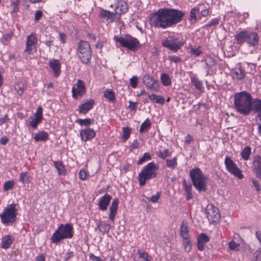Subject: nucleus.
I'll use <instances>...</instances> for the list:
<instances>
[{
	"mask_svg": "<svg viewBox=\"0 0 261 261\" xmlns=\"http://www.w3.org/2000/svg\"><path fill=\"white\" fill-rule=\"evenodd\" d=\"M185 13L171 8L160 9L151 16L150 23L156 28L166 29L180 22Z\"/></svg>",
	"mask_w": 261,
	"mask_h": 261,
	"instance_id": "1",
	"label": "nucleus"
},
{
	"mask_svg": "<svg viewBox=\"0 0 261 261\" xmlns=\"http://www.w3.org/2000/svg\"><path fill=\"white\" fill-rule=\"evenodd\" d=\"M254 99L246 91L237 93L234 95V109L239 114L248 116L254 109Z\"/></svg>",
	"mask_w": 261,
	"mask_h": 261,
	"instance_id": "2",
	"label": "nucleus"
},
{
	"mask_svg": "<svg viewBox=\"0 0 261 261\" xmlns=\"http://www.w3.org/2000/svg\"><path fill=\"white\" fill-rule=\"evenodd\" d=\"M74 235V230L71 223L61 224L51 236V243L58 244L65 239H71Z\"/></svg>",
	"mask_w": 261,
	"mask_h": 261,
	"instance_id": "3",
	"label": "nucleus"
},
{
	"mask_svg": "<svg viewBox=\"0 0 261 261\" xmlns=\"http://www.w3.org/2000/svg\"><path fill=\"white\" fill-rule=\"evenodd\" d=\"M190 177L195 189L199 192H205L206 191L208 178L198 168H194L190 171Z\"/></svg>",
	"mask_w": 261,
	"mask_h": 261,
	"instance_id": "4",
	"label": "nucleus"
},
{
	"mask_svg": "<svg viewBox=\"0 0 261 261\" xmlns=\"http://www.w3.org/2000/svg\"><path fill=\"white\" fill-rule=\"evenodd\" d=\"M159 167L154 162H150L145 165L138 174L140 187L146 184L147 180L156 177Z\"/></svg>",
	"mask_w": 261,
	"mask_h": 261,
	"instance_id": "5",
	"label": "nucleus"
},
{
	"mask_svg": "<svg viewBox=\"0 0 261 261\" xmlns=\"http://www.w3.org/2000/svg\"><path fill=\"white\" fill-rule=\"evenodd\" d=\"M114 39L116 42L119 43L121 46L133 52L138 50L141 46L139 40L129 34L115 35Z\"/></svg>",
	"mask_w": 261,
	"mask_h": 261,
	"instance_id": "6",
	"label": "nucleus"
},
{
	"mask_svg": "<svg viewBox=\"0 0 261 261\" xmlns=\"http://www.w3.org/2000/svg\"><path fill=\"white\" fill-rule=\"evenodd\" d=\"M76 55L82 63L87 64L90 62L92 57V50L88 42L84 40L79 42Z\"/></svg>",
	"mask_w": 261,
	"mask_h": 261,
	"instance_id": "7",
	"label": "nucleus"
},
{
	"mask_svg": "<svg viewBox=\"0 0 261 261\" xmlns=\"http://www.w3.org/2000/svg\"><path fill=\"white\" fill-rule=\"evenodd\" d=\"M185 43L182 39L175 36H169L162 41V44L164 47L174 52H177L180 50Z\"/></svg>",
	"mask_w": 261,
	"mask_h": 261,
	"instance_id": "8",
	"label": "nucleus"
},
{
	"mask_svg": "<svg viewBox=\"0 0 261 261\" xmlns=\"http://www.w3.org/2000/svg\"><path fill=\"white\" fill-rule=\"evenodd\" d=\"M16 204H9L4 210L3 214H0L2 222L9 225L14 222L16 218Z\"/></svg>",
	"mask_w": 261,
	"mask_h": 261,
	"instance_id": "9",
	"label": "nucleus"
},
{
	"mask_svg": "<svg viewBox=\"0 0 261 261\" xmlns=\"http://www.w3.org/2000/svg\"><path fill=\"white\" fill-rule=\"evenodd\" d=\"M224 164L226 170L230 174L238 177L239 179H242L244 177V175L242 174V171L239 169L236 164L229 156H226L224 161Z\"/></svg>",
	"mask_w": 261,
	"mask_h": 261,
	"instance_id": "10",
	"label": "nucleus"
},
{
	"mask_svg": "<svg viewBox=\"0 0 261 261\" xmlns=\"http://www.w3.org/2000/svg\"><path fill=\"white\" fill-rule=\"evenodd\" d=\"M205 212L206 218L212 222H217L220 218L218 209L212 204L207 205Z\"/></svg>",
	"mask_w": 261,
	"mask_h": 261,
	"instance_id": "11",
	"label": "nucleus"
},
{
	"mask_svg": "<svg viewBox=\"0 0 261 261\" xmlns=\"http://www.w3.org/2000/svg\"><path fill=\"white\" fill-rule=\"evenodd\" d=\"M85 86L83 81L78 80L77 83L73 85L72 88V95L74 99H77L85 93Z\"/></svg>",
	"mask_w": 261,
	"mask_h": 261,
	"instance_id": "12",
	"label": "nucleus"
},
{
	"mask_svg": "<svg viewBox=\"0 0 261 261\" xmlns=\"http://www.w3.org/2000/svg\"><path fill=\"white\" fill-rule=\"evenodd\" d=\"M142 81L148 88L155 92L159 91V85L158 81L152 76L149 74H146L143 76Z\"/></svg>",
	"mask_w": 261,
	"mask_h": 261,
	"instance_id": "13",
	"label": "nucleus"
},
{
	"mask_svg": "<svg viewBox=\"0 0 261 261\" xmlns=\"http://www.w3.org/2000/svg\"><path fill=\"white\" fill-rule=\"evenodd\" d=\"M251 168L255 176L261 179V156L259 155L253 157Z\"/></svg>",
	"mask_w": 261,
	"mask_h": 261,
	"instance_id": "14",
	"label": "nucleus"
},
{
	"mask_svg": "<svg viewBox=\"0 0 261 261\" xmlns=\"http://www.w3.org/2000/svg\"><path fill=\"white\" fill-rule=\"evenodd\" d=\"M27 38L25 51L28 54H31L33 49L36 47L38 40L37 37L35 33H32L27 36Z\"/></svg>",
	"mask_w": 261,
	"mask_h": 261,
	"instance_id": "15",
	"label": "nucleus"
},
{
	"mask_svg": "<svg viewBox=\"0 0 261 261\" xmlns=\"http://www.w3.org/2000/svg\"><path fill=\"white\" fill-rule=\"evenodd\" d=\"M114 13L115 15H118L120 16L122 14L126 13L128 11V6L127 4L123 1H120L116 2L114 5Z\"/></svg>",
	"mask_w": 261,
	"mask_h": 261,
	"instance_id": "16",
	"label": "nucleus"
},
{
	"mask_svg": "<svg viewBox=\"0 0 261 261\" xmlns=\"http://www.w3.org/2000/svg\"><path fill=\"white\" fill-rule=\"evenodd\" d=\"M259 37L258 34L254 31L247 32V44L251 46L257 45L259 42Z\"/></svg>",
	"mask_w": 261,
	"mask_h": 261,
	"instance_id": "17",
	"label": "nucleus"
},
{
	"mask_svg": "<svg viewBox=\"0 0 261 261\" xmlns=\"http://www.w3.org/2000/svg\"><path fill=\"white\" fill-rule=\"evenodd\" d=\"M48 65L53 71L54 76L58 77L61 72V63L58 60L53 59L49 61Z\"/></svg>",
	"mask_w": 261,
	"mask_h": 261,
	"instance_id": "18",
	"label": "nucleus"
},
{
	"mask_svg": "<svg viewBox=\"0 0 261 261\" xmlns=\"http://www.w3.org/2000/svg\"><path fill=\"white\" fill-rule=\"evenodd\" d=\"M80 136L83 141H87L95 137V132L93 129L87 127L81 130Z\"/></svg>",
	"mask_w": 261,
	"mask_h": 261,
	"instance_id": "19",
	"label": "nucleus"
},
{
	"mask_svg": "<svg viewBox=\"0 0 261 261\" xmlns=\"http://www.w3.org/2000/svg\"><path fill=\"white\" fill-rule=\"evenodd\" d=\"M94 103L95 101L93 99L87 100L85 103L79 106V113L80 114H86L93 108Z\"/></svg>",
	"mask_w": 261,
	"mask_h": 261,
	"instance_id": "20",
	"label": "nucleus"
},
{
	"mask_svg": "<svg viewBox=\"0 0 261 261\" xmlns=\"http://www.w3.org/2000/svg\"><path fill=\"white\" fill-rule=\"evenodd\" d=\"M112 199L111 195L108 193H106L100 199L98 203L99 208L102 211H105L107 210L108 205Z\"/></svg>",
	"mask_w": 261,
	"mask_h": 261,
	"instance_id": "21",
	"label": "nucleus"
},
{
	"mask_svg": "<svg viewBox=\"0 0 261 261\" xmlns=\"http://www.w3.org/2000/svg\"><path fill=\"white\" fill-rule=\"evenodd\" d=\"M119 200L117 198H115L113 200L111 205L110 207V213L109 215V218L111 221L114 222L116 214L118 209Z\"/></svg>",
	"mask_w": 261,
	"mask_h": 261,
	"instance_id": "22",
	"label": "nucleus"
},
{
	"mask_svg": "<svg viewBox=\"0 0 261 261\" xmlns=\"http://www.w3.org/2000/svg\"><path fill=\"white\" fill-rule=\"evenodd\" d=\"M210 241L209 237L205 234L202 233L197 238V248L199 251H203L206 243Z\"/></svg>",
	"mask_w": 261,
	"mask_h": 261,
	"instance_id": "23",
	"label": "nucleus"
},
{
	"mask_svg": "<svg viewBox=\"0 0 261 261\" xmlns=\"http://www.w3.org/2000/svg\"><path fill=\"white\" fill-rule=\"evenodd\" d=\"M247 31H242L234 36V41L237 44L242 45L247 41Z\"/></svg>",
	"mask_w": 261,
	"mask_h": 261,
	"instance_id": "24",
	"label": "nucleus"
},
{
	"mask_svg": "<svg viewBox=\"0 0 261 261\" xmlns=\"http://www.w3.org/2000/svg\"><path fill=\"white\" fill-rule=\"evenodd\" d=\"M231 72L232 77L239 80L244 79L246 76L245 70L240 67L233 69Z\"/></svg>",
	"mask_w": 261,
	"mask_h": 261,
	"instance_id": "25",
	"label": "nucleus"
},
{
	"mask_svg": "<svg viewBox=\"0 0 261 261\" xmlns=\"http://www.w3.org/2000/svg\"><path fill=\"white\" fill-rule=\"evenodd\" d=\"M115 13L110 12L108 10L101 9L99 12L100 18H105L107 21L111 20V22L114 20V17L115 16Z\"/></svg>",
	"mask_w": 261,
	"mask_h": 261,
	"instance_id": "26",
	"label": "nucleus"
},
{
	"mask_svg": "<svg viewBox=\"0 0 261 261\" xmlns=\"http://www.w3.org/2000/svg\"><path fill=\"white\" fill-rule=\"evenodd\" d=\"M191 83L195 86V89L200 92H203L204 87H203V82L200 80L197 75L191 77Z\"/></svg>",
	"mask_w": 261,
	"mask_h": 261,
	"instance_id": "27",
	"label": "nucleus"
},
{
	"mask_svg": "<svg viewBox=\"0 0 261 261\" xmlns=\"http://www.w3.org/2000/svg\"><path fill=\"white\" fill-rule=\"evenodd\" d=\"M32 177L28 172H24L20 173L19 176V181L21 182L24 186H29L31 182Z\"/></svg>",
	"mask_w": 261,
	"mask_h": 261,
	"instance_id": "28",
	"label": "nucleus"
},
{
	"mask_svg": "<svg viewBox=\"0 0 261 261\" xmlns=\"http://www.w3.org/2000/svg\"><path fill=\"white\" fill-rule=\"evenodd\" d=\"M54 166L58 171L59 175H65L66 171L65 165L61 161L54 162Z\"/></svg>",
	"mask_w": 261,
	"mask_h": 261,
	"instance_id": "29",
	"label": "nucleus"
},
{
	"mask_svg": "<svg viewBox=\"0 0 261 261\" xmlns=\"http://www.w3.org/2000/svg\"><path fill=\"white\" fill-rule=\"evenodd\" d=\"M137 254L138 257L137 259H135L134 261H151V257L149 256L146 251L139 249L137 251Z\"/></svg>",
	"mask_w": 261,
	"mask_h": 261,
	"instance_id": "30",
	"label": "nucleus"
},
{
	"mask_svg": "<svg viewBox=\"0 0 261 261\" xmlns=\"http://www.w3.org/2000/svg\"><path fill=\"white\" fill-rule=\"evenodd\" d=\"M49 139L48 133L44 131H40L36 133L34 137V139L36 142L43 141L45 142Z\"/></svg>",
	"mask_w": 261,
	"mask_h": 261,
	"instance_id": "31",
	"label": "nucleus"
},
{
	"mask_svg": "<svg viewBox=\"0 0 261 261\" xmlns=\"http://www.w3.org/2000/svg\"><path fill=\"white\" fill-rule=\"evenodd\" d=\"M189 228L187 224L183 221L180 228V237L182 239L189 238Z\"/></svg>",
	"mask_w": 261,
	"mask_h": 261,
	"instance_id": "32",
	"label": "nucleus"
},
{
	"mask_svg": "<svg viewBox=\"0 0 261 261\" xmlns=\"http://www.w3.org/2000/svg\"><path fill=\"white\" fill-rule=\"evenodd\" d=\"M254 111L257 113L256 117L261 121V99H254Z\"/></svg>",
	"mask_w": 261,
	"mask_h": 261,
	"instance_id": "33",
	"label": "nucleus"
},
{
	"mask_svg": "<svg viewBox=\"0 0 261 261\" xmlns=\"http://www.w3.org/2000/svg\"><path fill=\"white\" fill-rule=\"evenodd\" d=\"M14 241V238L11 236H6L2 240V247L4 249L8 248Z\"/></svg>",
	"mask_w": 261,
	"mask_h": 261,
	"instance_id": "34",
	"label": "nucleus"
},
{
	"mask_svg": "<svg viewBox=\"0 0 261 261\" xmlns=\"http://www.w3.org/2000/svg\"><path fill=\"white\" fill-rule=\"evenodd\" d=\"M196 7L199 9V12H200L201 16L206 17L208 15L210 11L209 7L207 5H205L203 4H199Z\"/></svg>",
	"mask_w": 261,
	"mask_h": 261,
	"instance_id": "35",
	"label": "nucleus"
},
{
	"mask_svg": "<svg viewBox=\"0 0 261 261\" xmlns=\"http://www.w3.org/2000/svg\"><path fill=\"white\" fill-rule=\"evenodd\" d=\"M148 98L150 100L161 105H163L165 101L164 97L154 94L148 95Z\"/></svg>",
	"mask_w": 261,
	"mask_h": 261,
	"instance_id": "36",
	"label": "nucleus"
},
{
	"mask_svg": "<svg viewBox=\"0 0 261 261\" xmlns=\"http://www.w3.org/2000/svg\"><path fill=\"white\" fill-rule=\"evenodd\" d=\"M171 152L169 149L164 148L160 149L156 152V154L162 159L165 160L167 157H169L171 155Z\"/></svg>",
	"mask_w": 261,
	"mask_h": 261,
	"instance_id": "37",
	"label": "nucleus"
},
{
	"mask_svg": "<svg viewBox=\"0 0 261 261\" xmlns=\"http://www.w3.org/2000/svg\"><path fill=\"white\" fill-rule=\"evenodd\" d=\"M103 96L110 101H114L115 100V95L112 89L105 90L103 92Z\"/></svg>",
	"mask_w": 261,
	"mask_h": 261,
	"instance_id": "38",
	"label": "nucleus"
},
{
	"mask_svg": "<svg viewBox=\"0 0 261 261\" xmlns=\"http://www.w3.org/2000/svg\"><path fill=\"white\" fill-rule=\"evenodd\" d=\"M251 153V148L249 146H247L244 147L241 152V156L242 159L245 161L249 160L250 154Z\"/></svg>",
	"mask_w": 261,
	"mask_h": 261,
	"instance_id": "39",
	"label": "nucleus"
},
{
	"mask_svg": "<svg viewBox=\"0 0 261 261\" xmlns=\"http://www.w3.org/2000/svg\"><path fill=\"white\" fill-rule=\"evenodd\" d=\"M198 12H199V9L196 8V7L191 10L190 17L189 19L191 24H194L196 22L197 18L196 14Z\"/></svg>",
	"mask_w": 261,
	"mask_h": 261,
	"instance_id": "40",
	"label": "nucleus"
},
{
	"mask_svg": "<svg viewBox=\"0 0 261 261\" xmlns=\"http://www.w3.org/2000/svg\"><path fill=\"white\" fill-rule=\"evenodd\" d=\"M161 81L165 86H170L171 84V79L167 73H164L161 74Z\"/></svg>",
	"mask_w": 261,
	"mask_h": 261,
	"instance_id": "41",
	"label": "nucleus"
},
{
	"mask_svg": "<svg viewBox=\"0 0 261 261\" xmlns=\"http://www.w3.org/2000/svg\"><path fill=\"white\" fill-rule=\"evenodd\" d=\"M29 119V125L34 129L37 128L38 125L42 121V120L33 116H30Z\"/></svg>",
	"mask_w": 261,
	"mask_h": 261,
	"instance_id": "42",
	"label": "nucleus"
},
{
	"mask_svg": "<svg viewBox=\"0 0 261 261\" xmlns=\"http://www.w3.org/2000/svg\"><path fill=\"white\" fill-rule=\"evenodd\" d=\"M151 127V122L148 118H147L141 125L139 129L140 133H143L148 130Z\"/></svg>",
	"mask_w": 261,
	"mask_h": 261,
	"instance_id": "43",
	"label": "nucleus"
},
{
	"mask_svg": "<svg viewBox=\"0 0 261 261\" xmlns=\"http://www.w3.org/2000/svg\"><path fill=\"white\" fill-rule=\"evenodd\" d=\"M190 54L192 55L195 56V57L199 56L202 53L200 46H199L197 47H195L190 45Z\"/></svg>",
	"mask_w": 261,
	"mask_h": 261,
	"instance_id": "44",
	"label": "nucleus"
},
{
	"mask_svg": "<svg viewBox=\"0 0 261 261\" xmlns=\"http://www.w3.org/2000/svg\"><path fill=\"white\" fill-rule=\"evenodd\" d=\"M99 227V230L102 231L103 234H105L109 231L111 228V225L106 222H102Z\"/></svg>",
	"mask_w": 261,
	"mask_h": 261,
	"instance_id": "45",
	"label": "nucleus"
},
{
	"mask_svg": "<svg viewBox=\"0 0 261 261\" xmlns=\"http://www.w3.org/2000/svg\"><path fill=\"white\" fill-rule=\"evenodd\" d=\"M166 161V166L172 169H174L177 166V162L176 157H174L171 160L167 159Z\"/></svg>",
	"mask_w": 261,
	"mask_h": 261,
	"instance_id": "46",
	"label": "nucleus"
},
{
	"mask_svg": "<svg viewBox=\"0 0 261 261\" xmlns=\"http://www.w3.org/2000/svg\"><path fill=\"white\" fill-rule=\"evenodd\" d=\"M183 239V246L184 250L186 252H189L191 250L192 244L189 238L182 239Z\"/></svg>",
	"mask_w": 261,
	"mask_h": 261,
	"instance_id": "47",
	"label": "nucleus"
},
{
	"mask_svg": "<svg viewBox=\"0 0 261 261\" xmlns=\"http://www.w3.org/2000/svg\"><path fill=\"white\" fill-rule=\"evenodd\" d=\"M131 130V128L128 126L123 127V135L122 138L124 141L127 140L129 138Z\"/></svg>",
	"mask_w": 261,
	"mask_h": 261,
	"instance_id": "48",
	"label": "nucleus"
},
{
	"mask_svg": "<svg viewBox=\"0 0 261 261\" xmlns=\"http://www.w3.org/2000/svg\"><path fill=\"white\" fill-rule=\"evenodd\" d=\"M76 122L81 125L88 126L94 122L93 119L86 118L84 119H78Z\"/></svg>",
	"mask_w": 261,
	"mask_h": 261,
	"instance_id": "49",
	"label": "nucleus"
},
{
	"mask_svg": "<svg viewBox=\"0 0 261 261\" xmlns=\"http://www.w3.org/2000/svg\"><path fill=\"white\" fill-rule=\"evenodd\" d=\"M12 35L13 34L12 33H8L3 35L1 39V42L3 44H7L11 39Z\"/></svg>",
	"mask_w": 261,
	"mask_h": 261,
	"instance_id": "50",
	"label": "nucleus"
},
{
	"mask_svg": "<svg viewBox=\"0 0 261 261\" xmlns=\"http://www.w3.org/2000/svg\"><path fill=\"white\" fill-rule=\"evenodd\" d=\"M151 159V156L149 153H148V152L144 153L143 156L142 158H141L139 159V160L138 161V164L141 165L144 162H145L147 161H149Z\"/></svg>",
	"mask_w": 261,
	"mask_h": 261,
	"instance_id": "51",
	"label": "nucleus"
},
{
	"mask_svg": "<svg viewBox=\"0 0 261 261\" xmlns=\"http://www.w3.org/2000/svg\"><path fill=\"white\" fill-rule=\"evenodd\" d=\"M205 64L208 68H211L216 65L215 60L211 56L205 59Z\"/></svg>",
	"mask_w": 261,
	"mask_h": 261,
	"instance_id": "52",
	"label": "nucleus"
},
{
	"mask_svg": "<svg viewBox=\"0 0 261 261\" xmlns=\"http://www.w3.org/2000/svg\"><path fill=\"white\" fill-rule=\"evenodd\" d=\"M182 186L186 193L192 192V186L191 183L188 182L186 179L182 181Z\"/></svg>",
	"mask_w": 261,
	"mask_h": 261,
	"instance_id": "53",
	"label": "nucleus"
},
{
	"mask_svg": "<svg viewBox=\"0 0 261 261\" xmlns=\"http://www.w3.org/2000/svg\"><path fill=\"white\" fill-rule=\"evenodd\" d=\"M20 2L19 0H12L11 4V6L13 7V11L11 12H17L19 11V5Z\"/></svg>",
	"mask_w": 261,
	"mask_h": 261,
	"instance_id": "54",
	"label": "nucleus"
},
{
	"mask_svg": "<svg viewBox=\"0 0 261 261\" xmlns=\"http://www.w3.org/2000/svg\"><path fill=\"white\" fill-rule=\"evenodd\" d=\"M15 89L17 91L18 94L21 95L24 90V87L22 83L17 84L15 85Z\"/></svg>",
	"mask_w": 261,
	"mask_h": 261,
	"instance_id": "55",
	"label": "nucleus"
},
{
	"mask_svg": "<svg viewBox=\"0 0 261 261\" xmlns=\"http://www.w3.org/2000/svg\"><path fill=\"white\" fill-rule=\"evenodd\" d=\"M14 186V182L13 181H7L4 185V190L5 191H8L11 190Z\"/></svg>",
	"mask_w": 261,
	"mask_h": 261,
	"instance_id": "56",
	"label": "nucleus"
},
{
	"mask_svg": "<svg viewBox=\"0 0 261 261\" xmlns=\"http://www.w3.org/2000/svg\"><path fill=\"white\" fill-rule=\"evenodd\" d=\"M240 245L236 243L234 241H231L229 243L228 247L231 250H238Z\"/></svg>",
	"mask_w": 261,
	"mask_h": 261,
	"instance_id": "57",
	"label": "nucleus"
},
{
	"mask_svg": "<svg viewBox=\"0 0 261 261\" xmlns=\"http://www.w3.org/2000/svg\"><path fill=\"white\" fill-rule=\"evenodd\" d=\"M219 22V19L217 18H213L211 21H210L206 24V27H209L211 26H216L218 24Z\"/></svg>",
	"mask_w": 261,
	"mask_h": 261,
	"instance_id": "58",
	"label": "nucleus"
},
{
	"mask_svg": "<svg viewBox=\"0 0 261 261\" xmlns=\"http://www.w3.org/2000/svg\"><path fill=\"white\" fill-rule=\"evenodd\" d=\"M34 117H35L39 119H41L42 120L43 117H42V109L41 107H39L35 114V116Z\"/></svg>",
	"mask_w": 261,
	"mask_h": 261,
	"instance_id": "59",
	"label": "nucleus"
},
{
	"mask_svg": "<svg viewBox=\"0 0 261 261\" xmlns=\"http://www.w3.org/2000/svg\"><path fill=\"white\" fill-rule=\"evenodd\" d=\"M130 84L132 88H135L138 84V77L136 76H133L130 79Z\"/></svg>",
	"mask_w": 261,
	"mask_h": 261,
	"instance_id": "60",
	"label": "nucleus"
},
{
	"mask_svg": "<svg viewBox=\"0 0 261 261\" xmlns=\"http://www.w3.org/2000/svg\"><path fill=\"white\" fill-rule=\"evenodd\" d=\"M43 16V12L41 10H37L35 14L34 20L36 21H38Z\"/></svg>",
	"mask_w": 261,
	"mask_h": 261,
	"instance_id": "61",
	"label": "nucleus"
},
{
	"mask_svg": "<svg viewBox=\"0 0 261 261\" xmlns=\"http://www.w3.org/2000/svg\"><path fill=\"white\" fill-rule=\"evenodd\" d=\"M169 60L171 62H173L175 63H180L181 62V59L176 56H170L169 57Z\"/></svg>",
	"mask_w": 261,
	"mask_h": 261,
	"instance_id": "62",
	"label": "nucleus"
},
{
	"mask_svg": "<svg viewBox=\"0 0 261 261\" xmlns=\"http://www.w3.org/2000/svg\"><path fill=\"white\" fill-rule=\"evenodd\" d=\"M254 261H261V248H259L255 251L254 252Z\"/></svg>",
	"mask_w": 261,
	"mask_h": 261,
	"instance_id": "63",
	"label": "nucleus"
},
{
	"mask_svg": "<svg viewBox=\"0 0 261 261\" xmlns=\"http://www.w3.org/2000/svg\"><path fill=\"white\" fill-rule=\"evenodd\" d=\"M34 261H45V255L44 253H41L35 257Z\"/></svg>",
	"mask_w": 261,
	"mask_h": 261,
	"instance_id": "64",
	"label": "nucleus"
}]
</instances>
